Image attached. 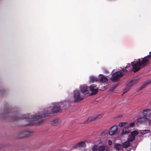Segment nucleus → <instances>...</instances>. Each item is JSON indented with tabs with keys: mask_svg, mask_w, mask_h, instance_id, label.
<instances>
[{
	"mask_svg": "<svg viewBox=\"0 0 151 151\" xmlns=\"http://www.w3.org/2000/svg\"><path fill=\"white\" fill-rule=\"evenodd\" d=\"M65 104L64 103H60L59 104H56L53 106L52 108L51 107H49L47 108V110H45V113L41 115H36L35 116L30 115L29 114H22L20 116L18 115L17 109L15 110L14 112L13 109L12 110V112H13V114L14 115H12L11 117V119L13 121H16L19 119H27V120L28 123L26 126H31L34 125H38L40 124L42 122L43 119L42 118L43 117H47L52 113H57L61 110V108L62 107L65 106ZM4 114L0 115V117L3 119H6L8 117L9 114L10 115L11 111L10 110L6 108L4 110Z\"/></svg>",
	"mask_w": 151,
	"mask_h": 151,
	"instance_id": "f257e3e1",
	"label": "nucleus"
},
{
	"mask_svg": "<svg viewBox=\"0 0 151 151\" xmlns=\"http://www.w3.org/2000/svg\"><path fill=\"white\" fill-rule=\"evenodd\" d=\"M151 63V51L149 55L144 58L139 59L137 61L131 62L133 68L131 70L134 73H136L141 68H143Z\"/></svg>",
	"mask_w": 151,
	"mask_h": 151,
	"instance_id": "f03ea898",
	"label": "nucleus"
},
{
	"mask_svg": "<svg viewBox=\"0 0 151 151\" xmlns=\"http://www.w3.org/2000/svg\"><path fill=\"white\" fill-rule=\"evenodd\" d=\"M122 77L121 73L119 71L114 73L110 79L113 82H115L119 81L120 78Z\"/></svg>",
	"mask_w": 151,
	"mask_h": 151,
	"instance_id": "7ed1b4c3",
	"label": "nucleus"
},
{
	"mask_svg": "<svg viewBox=\"0 0 151 151\" xmlns=\"http://www.w3.org/2000/svg\"><path fill=\"white\" fill-rule=\"evenodd\" d=\"M74 97L75 102H79L83 99V97L80 96L79 91H75L74 92Z\"/></svg>",
	"mask_w": 151,
	"mask_h": 151,
	"instance_id": "20e7f679",
	"label": "nucleus"
},
{
	"mask_svg": "<svg viewBox=\"0 0 151 151\" xmlns=\"http://www.w3.org/2000/svg\"><path fill=\"white\" fill-rule=\"evenodd\" d=\"M134 123L133 122L129 124L128 126L124 127L123 129L122 134H126L128 133L131 131L130 128L133 127L134 125Z\"/></svg>",
	"mask_w": 151,
	"mask_h": 151,
	"instance_id": "39448f33",
	"label": "nucleus"
},
{
	"mask_svg": "<svg viewBox=\"0 0 151 151\" xmlns=\"http://www.w3.org/2000/svg\"><path fill=\"white\" fill-rule=\"evenodd\" d=\"M32 133L31 131H22L19 134V136L18 138H22L29 137Z\"/></svg>",
	"mask_w": 151,
	"mask_h": 151,
	"instance_id": "423d86ee",
	"label": "nucleus"
},
{
	"mask_svg": "<svg viewBox=\"0 0 151 151\" xmlns=\"http://www.w3.org/2000/svg\"><path fill=\"white\" fill-rule=\"evenodd\" d=\"M143 117L148 119L151 117V110H144L142 112Z\"/></svg>",
	"mask_w": 151,
	"mask_h": 151,
	"instance_id": "0eeeda50",
	"label": "nucleus"
},
{
	"mask_svg": "<svg viewBox=\"0 0 151 151\" xmlns=\"http://www.w3.org/2000/svg\"><path fill=\"white\" fill-rule=\"evenodd\" d=\"M118 129V127L114 126L112 127L110 129L109 134L110 135H112L115 134L117 132Z\"/></svg>",
	"mask_w": 151,
	"mask_h": 151,
	"instance_id": "6e6552de",
	"label": "nucleus"
},
{
	"mask_svg": "<svg viewBox=\"0 0 151 151\" xmlns=\"http://www.w3.org/2000/svg\"><path fill=\"white\" fill-rule=\"evenodd\" d=\"M88 88L87 86H83L81 88V91L84 94H87L89 93Z\"/></svg>",
	"mask_w": 151,
	"mask_h": 151,
	"instance_id": "1a4fd4ad",
	"label": "nucleus"
},
{
	"mask_svg": "<svg viewBox=\"0 0 151 151\" xmlns=\"http://www.w3.org/2000/svg\"><path fill=\"white\" fill-rule=\"evenodd\" d=\"M99 115H97L96 116H90L87 119L85 123H87L92 121H93L96 119L97 118H99Z\"/></svg>",
	"mask_w": 151,
	"mask_h": 151,
	"instance_id": "9d476101",
	"label": "nucleus"
},
{
	"mask_svg": "<svg viewBox=\"0 0 151 151\" xmlns=\"http://www.w3.org/2000/svg\"><path fill=\"white\" fill-rule=\"evenodd\" d=\"M137 83V81L135 79H132L131 80L129 83L126 85V87H130L133 85Z\"/></svg>",
	"mask_w": 151,
	"mask_h": 151,
	"instance_id": "9b49d317",
	"label": "nucleus"
},
{
	"mask_svg": "<svg viewBox=\"0 0 151 151\" xmlns=\"http://www.w3.org/2000/svg\"><path fill=\"white\" fill-rule=\"evenodd\" d=\"M130 66H127L126 67L123 68L120 71L121 73V76H122L123 75H124L127 71V68H128V67H129Z\"/></svg>",
	"mask_w": 151,
	"mask_h": 151,
	"instance_id": "f8f14e48",
	"label": "nucleus"
},
{
	"mask_svg": "<svg viewBox=\"0 0 151 151\" xmlns=\"http://www.w3.org/2000/svg\"><path fill=\"white\" fill-rule=\"evenodd\" d=\"M148 119L145 117H139L138 119V121L140 122H145Z\"/></svg>",
	"mask_w": 151,
	"mask_h": 151,
	"instance_id": "ddd939ff",
	"label": "nucleus"
},
{
	"mask_svg": "<svg viewBox=\"0 0 151 151\" xmlns=\"http://www.w3.org/2000/svg\"><path fill=\"white\" fill-rule=\"evenodd\" d=\"M130 145L129 141H126L122 144V146L123 148H126L129 146Z\"/></svg>",
	"mask_w": 151,
	"mask_h": 151,
	"instance_id": "4468645a",
	"label": "nucleus"
},
{
	"mask_svg": "<svg viewBox=\"0 0 151 151\" xmlns=\"http://www.w3.org/2000/svg\"><path fill=\"white\" fill-rule=\"evenodd\" d=\"M90 90L92 92L91 95L96 94L98 92V89H97L91 88V89H90Z\"/></svg>",
	"mask_w": 151,
	"mask_h": 151,
	"instance_id": "2eb2a0df",
	"label": "nucleus"
},
{
	"mask_svg": "<svg viewBox=\"0 0 151 151\" xmlns=\"http://www.w3.org/2000/svg\"><path fill=\"white\" fill-rule=\"evenodd\" d=\"M108 79L106 77H101L100 78V81L101 83H105L107 81Z\"/></svg>",
	"mask_w": 151,
	"mask_h": 151,
	"instance_id": "dca6fc26",
	"label": "nucleus"
},
{
	"mask_svg": "<svg viewBox=\"0 0 151 151\" xmlns=\"http://www.w3.org/2000/svg\"><path fill=\"white\" fill-rule=\"evenodd\" d=\"M105 149V147L104 145H101L98 147V151H104Z\"/></svg>",
	"mask_w": 151,
	"mask_h": 151,
	"instance_id": "f3484780",
	"label": "nucleus"
},
{
	"mask_svg": "<svg viewBox=\"0 0 151 151\" xmlns=\"http://www.w3.org/2000/svg\"><path fill=\"white\" fill-rule=\"evenodd\" d=\"M135 138L134 136L130 135L129 136L127 140L129 142H132L134 139Z\"/></svg>",
	"mask_w": 151,
	"mask_h": 151,
	"instance_id": "a211bd4d",
	"label": "nucleus"
},
{
	"mask_svg": "<svg viewBox=\"0 0 151 151\" xmlns=\"http://www.w3.org/2000/svg\"><path fill=\"white\" fill-rule=\"evenodd\" d=\"M114 147L116 150H119L121 148V145L119 144H117L114 145Z\"/></svg>",
	"mask_w": 151,
	"mask_h": 151,
	"instance_id": "6ab92c4d",
	"label": "nucleus"
},
{
	"mask_svg": "<svg viewBox=\"0 0 151 151\" xmlns=\"http://www.w3.org/2000/svg\"><path fill=\"white\" fill-rule=\"evenodd\" d=\"M78 145H79V147L82 146L84 147L86 146L85 143L84 142H81L78 143Z\"/></svg>",
	"mask_w": 151,
	"mask_h": 151,
	"instance_id": "aec40b11",
	"label": "nucleus"
},
{
	"mask_svg": "<svg viewBox=\"0 0 151 151\" xmlns=\"http://www.w3.org/2000/svg\"><path fill=\"white\" fill-rule=\"evenodd\" d=\"M138 134V132L137 131L134 130L131 132V135L135 137V136L137 135Z\"/></svg>",
	"mask_w": 151,
	"mask_h": 151,
	"instance_id": "412c9836",
	"label": "nucleus"
},
{
	"mask_svg": "<svg viewBox=\"0 0 151 151\" xmlns=\"http://www.w3.org/2000/svg\"><path fill=\"white\" fill-rule=\"evenodd\" d=\"M58 123V119L54 120L52 122V124L54 125H56Z\"/></svg>",
	"mask_w": 151,
	"mask_h": 151,
	"instance_id": "4be33fe9",
	"label": "nucleus"
},
{
	"mask_svg": "<svg viewBox=\"0 0 151 151\" xmlns=\"http://www.w3.org/2000/svg\"><path fill=\"white\" fill-rule=\"evenodd\" d=\"M90 81L92 82H93L95 81H97L98 80L96 77H91L90 78Z\"/></svg>",
	"mask_w": 151,
	"mask_h": 151,
	"instance_id": "5701e85b",
	"label": "nucleus"
},
{
	"mask_svg": "<svg viewBox=\"0 0 151 151\" xmlns=\"http://www.w3.org/2000/svg\"><path fill=\"white\" fill-rule=\"evenodd\" d=\"M149 132V131L148 130H142L141 131V134H145L148 133Z\"/></svg>",
	"mask_w": 151,
	"mask_h": 151,
	"instance_id": "b1692460",
	"label": "nucleus"
},
{
	"mask_svg": "<svg viewBox=\"0 0 151 151\" xmlns=\"http://www.w3.org/2000/svg\"><path fill=\"white\" fill-rule=\"evenodd\" d=\"M92 151H98V147L97 145H95L93 146L92 148Z\"/></svg>",
	"mask_w": 151,
	"mask_h": 151,
	"instance_id": "393cba45",
	"label": "nucleus"
},
{
	"mask_svg": "<svg viewBox=\"0 0 151 151\" xmlns=\"http://www.w3.org/2000/svg\"><path fill=\"white\" fill-rule=\"evenodd\" d=\"M127 123V122L120 123L119 124V125L120 127H122L125 126Z\"/></svg>",
	"mask_w": 151,
	"mask_h": 151,
	"instance_id": "a878e982",
	"label": "nucleus"
},
{
	"mask_svg": "<svg viewBox=\"0 0 151 151\" xmlns=\"http://www.w3.org/2000/svg\"><path fill=\"white\" fill-rule=\"evenodd\" d=\"M96 86V85L95 84H93L92 85L89 87V89H91V88H94Z\"/></svg>",
	"mask_w": 151,
	"mask_h": 151,
	"instance_id": "bb28decb",
	"label": "nucleus"
},
{
	"mask_svg": "<svg viewBox=\"0 0 151 151\" xmlns=\"http://www.w3.org/2000/svg\"><path fill=\"white\" fill-rule=\"evenodd\" d=\"M149 83H145L141 87V88H140V89H141L142 88H144Z\"/></svg>",
	"mask_w": 151,
	"mask_h": 151,
	"instance_id": "cd10ccee",
	"label": "nucleus"
},
{
	"mask_svg": "<svg viewBox=\"0 0 151 151\" xmlns=\"http://www.w3.org/2000/svg\"><path fill=\"white\" fill-rule=\"evenodd\" d=\"M108 145H109L112 144V142L111 140H109L108 142Z\"/></svg>",
	"mask_w": 151,
	"mask_h": 151,
	"instance_id": "c85d7f7f",
	"label": "nucleus"
},
{
	"mask_svg": "<svg viewBox=\"0 0 151 151\" xmlns=\"http://www.w3.org/2000/svg\"><path fill=\"white\" fill-rule=\"evenodd\" d=\"M78 147H79V145H78V144H76V145H75L74 147L73 148H76Z\"/></svg>",
	"mask_w": 151,
	"mask_h": 151,
	"instance_id": "c756f323",
	"label": "nucleus"
},
{
	"mask_svg": "<svg viewBox=\"0 0 151 151\" xmlns=\"http://www.w3.org/2000/svg\"><path fill=\"white\" fill-rule=\"evenodd\" d=\"M116 88V87H114L111 88V89H110V91H114V89H115Z\"/></svg>",
	"mask_w": 151,
	"mask_h": 151,
	"instance_id": "7c9ffc66",
	"label": "nucleus"
},
{
	"mask_svg": "<svg viewBox=\"0 0 151 151\" xmlns=\"http://www.w3.org/2000/svg\"><path fill=\"white\" fill-rule=\"evenodd\" d=\"M99 115V118L101 117V116H103V114H101L100 115Z\"/></svg>",
	"mask_w": 151,
	"mask_h": 151,
	"instance_id": "2f4dec72",
	"label": "nucleus"
},
{
	"mask_svg": "<svg viewBox=\"0 0 151 151\" xmlns=\"http://www.w3.org/2000/svg\"><path fill=\"white\" fill-rule=\"evenodd\" d=\"M148 123H149V124H150V125H151V120H148Z\"/></svg>",
	"mask_w": 151,
	"mask_h": 151,
	"instance_id": "473e14b6",
	"label": "nucleus"
},
{
	"mask_svg": "<svg viewBox=\"0 0 151 151\" xmlns=\"http://www.w3.org/2000/svg\"><path fill=\"white\" fill-rule=\"evenodd\" d=\"M125 90H124V93H125V92H126V91H125Z\"/></svg>",
	"mask_w": 151,
	"mask_h": 151,
	"instance_id": "72a5a7b5",
	"label": "nucleus"
},
{
	"mask_svg": "<svg viewBox=\"0 0 151 151\" xmlns=\"http://www.w3.org/2000/svg\"><path fill=\"white\" fill-rule=\"evenodd\" d=\"M105 132H103V134H104V133Z\"/></svg>",
	"mask_w": 151,
	"mask_h": 151,
	"instance_id": "f704fd0d",
	"label": "nucleus"
}]
</instances>
